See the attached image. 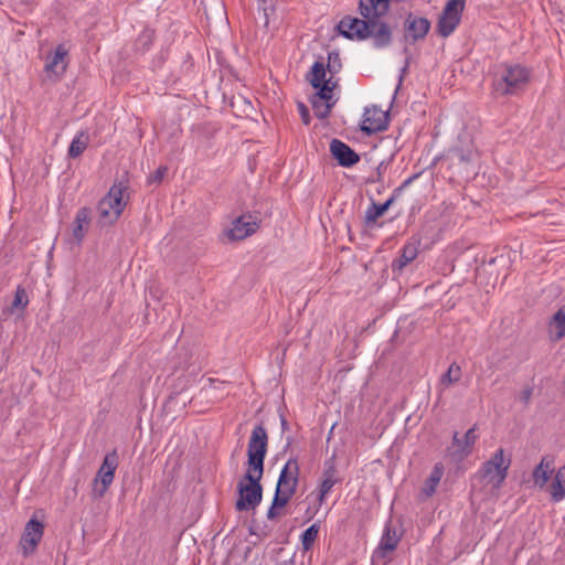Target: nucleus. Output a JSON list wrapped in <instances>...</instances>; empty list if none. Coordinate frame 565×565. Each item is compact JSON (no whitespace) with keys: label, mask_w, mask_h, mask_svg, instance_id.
<instances>
[{"label":"nucleus","mask_w":565,"mask_h":565,"mask_svg":"<svg viewBox=\"0 0 565 565\" xmlns=\"http://www.w3.org/2000/svg\"><path fill=\"white\" fill-rule=\"evenodd\" d=\"M267 450L268 434L260 423L252 430L247 445L246 470L236 487L238 498L235 509L238 512L255 510L262 502L263 484L260 481L264 476Z\"/></svg>","instance_id":"obj_1"},{"label":"nucleus","mask_w":565,"mask_h":565,"mask_svg":"<svg viewBox=\"0 0 565 565\" xmlns=\"http://www.w3.org/2000/svg\"><path fill=\"white\" fill-rule=\"evenodd\" d=\"M370 2L359 1V12L363 19L345 15L338 23L337 30L345 39L363 41L371 38L375 47H387L393 40V29Z\"/></svg>","instance_id":"obj_2"},{"label":"nucleus","mask_w":565,"mask_h":565,"mask_svg":"<svg viewBox=\"0 0 565 565\" xmlns=\"http://www.w3.org/2000/svg\"><path fill=\"white\" fill-rule=\"evenodd\" d=\"M500 70L491 82L492 95L495 98L516 96L525 90L531 78V71L527 67L521 64L503 63Z\"/></svg>","instance_id":"obj_3"},{"label":"nucleus","mask_w":565,"mask_h":565,"mask_svg":"<svg viewBox=\"0 0 565 565\" xmlns=\"http://www.w3.org/2000/svg\"><path fill=\"white\" fill-rule=\"evenodd\" d=\"M127 183V181L115 182L108 193L98 202V223L102 227L116 223L124 212L127 205V200L124 199V192L128 189Z\"/></svg>","instance_id":"obj_4"},{"label":"nucleus","mask_w":565,"mask_h":565,"mask_svg":"<svg viewBox=\"0 0 565 565\" xmlns=\"http://www.w3.org/2000/svg\"><path fill=\"white\" fill-rule=\"evenodd\" d=\"M511 466V458H504V449L499 448L484 461L476 473V477L493 489H500L508 477V470Z\"/></svg>","instance_id":"obj_5"},{"label":"nucleus","mask_w":565,"mask_h":565,"mask_svg":"<svg viewBox=\"0 0 565 565\" xmlns=\"http://www.w3.org/2000/svg\"><path fill=\"white\" fill-rule=\"evenodd\" d=\"M118 467V454L117 450L106 454L104 460L97 471L94 479V492L97 493L98 498H102L109 486L113 483L115 471Z\"/></svg>","instance_id":"obj_6"},{"label":"nucleus","mask_w":565,"mask_h":565,"mask_svg":"<svg viewBox=\"0 0 565 565\" xmlns=\"http://www.w3.org/2000/svg\"><path fill=\"white\" fill-rule=\"evenodd\" d=\"M430 21L427 18L418 17L408 12L403 23V39L405 44H415L426 38L430 30Z\"/></svg>","instance_id":"obj_7"},{"label":"nucleus","mask_w":565,"mask_h":565,"mask_svg":"<svg viewBox=\"0 0 565 565\" xmlns=\"http://www.w3.org/2000/svg\"><path fill=\"white\" fill-rule=\"evenodd\" d=\"M327 72L328 68L323 61L318 60L312 64L310 71L306 75V78L316 89L319 98L326 96L327 92L333 90L338 86V81H333L332 76L328 79L326 78Z\"/></svg>","instance_id":"obj_8"},{"label":"nucleus","mask_w":565,"mask_h":565,"mask_svg":"<svg viewBox=\"0 0 565 565\" xmlns=\"http://www.w3.org/2000/svg\"><path fill=\"white\" fill-rule=\"evenodd\" d=\"M388 124L390 113L384 111L380 109L377 106L373 105L371 107H365L360 129L366 136H371L379 131L386 130Z\"/></svg>","instance_id":"obj_9"},{"label":"nucleus","mask_w":565,"mask_h":565,"mask_svg":"<svg viewBox=\"0 0 565 565\" xmlns=\"http://www.w3.org/2000/svg\"><path fill=\"white\" fill-rule=\"evenodd\" d=\"M44 525L41 521L32 518L28 521L21 536L20 545L24 557L32 555L42 540Z\"/></svg>","instance_id":"obj_10"},{"label":"nucleus","mask_w":565,"mask_h":565,"mask_svg":"<svg viewBox=\"0 0 565 565\" xmlns=\"http://www.w3.org/2000/svg\"><path fill=\"white\" fill-rule=\"evenodd\" d=\"M259 222L258 217L250 213L243 214L232 222V226L227 231V237L231 241H243L256 233L259 228Z\"/></svg>","instance_id":"obj_11"},{"label":"nucleus","mask_w":565,"mask_h":565,"mask_svg":"<svg viewBox=\"0 0 565 565\" xmlns=\"http://www.w3.org/2000/svg\"><path fill=\"white\" fill-rule=\"evenodd\" d=\"M300 468L297 458H289L280 470L276 489L295 494L299 483Z\"/></svg>","instance_id":"obj_12"},{"label":"nucleus","mask_w":565,"mask_h":565,"mask_svg":"<svg viewBox=\"0 0 565 565\" xmlns=\"http://www.w3.org/2000/svg\"><path fill=\"white\" fill-rule=\"evenodd\" d=\"M330 152L338 164L343 168H351L359 163L361 159L360 154L353 148L335 138L330 142Z\"/></svg>","instance_id":"obj_13"},{"label":"nucleus","mask_w":565,"mask_h":565,"mask_svg":"<svg viewBox=\"0 0 565 565\" xmlns=\"http://www.w3.org/2000/svg\"><path fill=\"white\" fill-rule=\"evenodd\" d=\"M337 468L334 462V456L330 457L323 462L322 479L318 487V502L322 504L326 500L327 494L331 491L333 486L339 482L335 478Z\"/></svg>","instance_id":"obj_14"},{"label":"nucleus","mask_w":565,"mask_h":565,"mask_svg":"<svg viewBox=\"0 0 565 565\" xmlns=\"http://www.w3.org/2000/svg\"><path fill=\"white\" fill-rule=\"evenodd\" d=\"M476 151L470 148L452 147L448 150L447 160L451 168H457L459 173H468V167L476 158Z\"/></svg>","instance_id":"obj_15"},{"label":"nucleus","mask_w":565,"mask_h":565,"mask_svg":"<svg viewBox=\"0 0 565 565\" xmlns=\"http://www.w3.org/2000/svg\"><path fill=\"white\" fill-rule=\"evenodd\" d=\"M418 241L407 242L399 250V255L392 262L391 268L394 274H401L418 255Z\"/></svg>","instance_id":"obj_16"},{"label":"nucleus","mask_w":565,"mask_h":565,"mask_svg":"<svg viewBox=\"0 0 565 565\" xmlns=\"http://www.w3.org/2000/svg\"><path fill=\"white\" fill-rule=\"evenodd\" d=\"M309 102L315 111V116L319 119H326L327 117H329L331 109L335 104V99H333V90L327 92L326 96L321 98H319L317 96V92H315L310 96Z\"/></svg>","instance_id":"obj_17"},{"label":"nucleus","mask_w":565,"mask_h":565,"mask_svg":"<svg viewBox=\"0 0 565 565\" xmlns=\"http://www.w3.org/2000/svg\"><path fill=\"white\" fill-rule=\"evenodd\" d=\"M477 438L478 436L476 435V425L466 431L462 439L458 437V433L456 431L452 437V446L457 447L454 456H457L461 459L470 455Z\"/></svg>","instance_id":"obj_18"},{"label":"nucleus","mask_w":565,"mask_h":565,"mask_svg":"<svg viewBox=\"0 0 565 565\" xmlns=\"http://www.w3.org/2000/svg\"><path fill=\"white\" fill-rule=\"evenodd\" d=\"M92 220V210L87 206L81 207L73 222V236L78 244H81L85 237Z\"/></svg>","instance_id":"obj_19"},{"label":"nucleus","mask_w":565,"mask_h":565,"mask_svg":"<svg viewBox=\"0 0 565 565\" xmlns=\"http://www.w3.org/2000/svg\"><path fill=\"white\" fill-rule=\"evenodd\" d=\"M554 458L552 456H544L540 463L534 468L532 478L534 484L540 489H543L551 478V473L554 471L553 468Z\"/></svg>","instance_id":"obj_20"},{"label":"nucleus","mask_w":565,"mask_h":565,"mask_svg":"<svg viewBox=\"0 0 565 565\" xmlns=\"http://www.w3.org/2000/svg\"><path fill=\"white\" fill-rule=\"evenodd\" d=\"M66 55L67 50L64 47V45H57L53 55L47 57L45 72L53 73L57 77L61 76L66 70V63L64 62Z\"/></svg>","instance_id":"obj_21"},{"label":"nucleus","mask_w":565,"mask_h":565,"mask_svg":"<svg viewBox=\"0 0 565 565\" xmlns=\"http://www.w3.org/2000/svg\"><path fill=\"white\" fill-rule=\"evenodd\" d=\"M401 540V534L397 533L396 529L391 525H386L383 536L379 545V553L381 556H385L387 552H393Z\"/></svg>","instance_id":"obj_22"},{"label":"nucleus","mask_w":565,"mask_h":565,"mask_svg":"<svg viewBox=\"0 0 565 565\" xmlns=\"http://www.w3.org/2000/svg\"><path fill=\"white\" fill-rule=\"evenodd\" d=\"M294 494L275 489V494L269 509L267 510V519L275 520L280 515L279 510L284 509Z\"/></svg>","instance_id":"obj_23"},{"label":"nucleus","mask_w":565,"mask_h":565,"mask_svg":"<svg viewBox=\"0 0 565 565\" xmlns=\"http://www.w3.org/2000/svg\"><path fill=\"white\" fill-rule=\"evenodd\" d=\"M460 19L459 15L446 14L443 11L437 22L438 34L443 38L449 36L460 23Z\"/></svg>","instance_id":"obj_24"},{"label":"nucleus","mask_w":565,"mask_h":565,"mask_svg":"<svg viewBox=\"0 0 565 565\" xmlns=\"http://www.w3.org/2000/svg\"><path fill=\"white\" fill-rule=\"evenodd\" d=\"M444 470L445 468L441 462H437L434 466L429 477L426 479L425 484L423 487V493L426 497H431L435 493L436 488L444 476Z\"/></svg>","instance_id":"obj_25"},{"label":"nucleus","mask_w":565,"mask_h":565,"mask_svg":"<svg viewBox=\"0 0 565 565\" xmlns=\"http://www.w3.org/2000/svg\"><path fill=\"white\" fill-rule=\"evenodd\" d=\"M565 497V467L558 468L551 483L552 501L558 502Z\"/></svg>","instance_id":"obj_26"},{"label":"nucleus","mask_w":565,"mask_h":565,"mask_svg":"<svg viewBox=\"0 0 565 565\" xmlns=\"http://www.w3.org/2000/svg\"><path fill=\"white\" fill-rule=\"evenodd\" d=\"M387 211L381 203H376L374 199L371 198V204L366 209L364 214V226L367 228H373L377 225V220L382 217Z\"/></svg>","instance_id":"obj_27"},{"label":"nucleus","mask_w":565,"mask_h":565,"mask_svg":"<svg viewBox=\"0 0 565 565\" xmlns=\"http://www.w3.org/2000/svg\"><path fill=\"white\" fill-rule=\"evenodd\" d=\"M462 376V371L460 365H458L456 362L451 363L448 367V370L440 376L439 380V388L440 391H444L445 388L449 387L452 384H456L460 381Z\"/></svg>","instance_id":"obj_28"},{"label":"nucleus","mask_w":565,"mask_h":565,"mask_svg":"<svg viewBox=\"0 0 565 565\" xmlns=\"http://www.w3.org/2000/svg\"><path fill=\"white\" fill-rule=\"evenodd\" d=\"M550 327L552 332L555 333V340H561L565 337V306L561 307L553 315Z\"/></svg>","instance_id":"obj_29"},{"label":"nucleus","mask_w":565,"mask_h":565,"mask_svg":"<svg viewBox=\"0 0 565 565\" xmlns=\"http://www.w3.org/2000/svg\"><path fill=\"white\" fill-rule=\"evenodd\" d=\"M89 137L86 132L81 131L71 142L67 154L70 158L79 157L88 146Z\"/></svg>","instance_id":"obj_30"},{"label":"nucleus","mask_w":565,"mask_h":565,"mask_svg":"<svg viewBox=\"0 0 565 565\" xmlns=\"http://www.w3.org/2000/svg\"><path fill=\"white\" fill-rule=\"evenodd\" d=\"M320 524L316 522L307 527L300 535V542L305 552L310 551L319 535Z\"/></svg>","instance_id":"obj_31"},{"label":"nucleus","mask_w":565,"mask_h":565,"mask_svg":"<svg viewBox=\"0 0 565 565\" xmlns=\"http://www.w3.org/2000/svg\"><path fill=\"white\" fill-rule=\"evenodd\" d=\"M29 303V298L25 289L22 286H18L14 299L10 307V312L13 313L15 310H24Z\"/></svg>","instance_id":"obj_32"},{"label":"nucleus","mask_w":565,"mask_h":565,"mask_svg":"<svg viewBox=\"0 0 565 565\" xmlns=\"http://www.w3.org/2000/svg\"><path fill=\"white\" fill-rule=\"evenodd\" d=\"M259 9L264 15V25L267 28L271 19L276 18V8L273 0H259Z\"/></svg>","instance_id":"obj_33"},{"label":"nucleus","mask_w":565,"mask_h":565,"mask_svg":"<svg viewBox=\"0 0 565 565\" xmlns=\"http://www.w3.org/2000/svg\"><path fill=\"white\" fill-rule=\"evenodd\" d=\"M326 66L332 77L341 71L342 63L338 51H331L328 53V63Z\"/></svg>","instance_id":"obj_34"},{"label":"nucleus","mask_w":565,"mask_h":565,"mask_svg":"<svg viewBox=\"0 0 565 565\" xmlns=\"http://www.w3.org/2000/svg\"><path fill=\"white\" fill-rule=\"evenodd\" d=\"M465 6L466 0H447L443 11L446 14L450 13L452 15H459V18H461V13L465 10Z\"/></svg>","instance_id":"obj_35"},{"label":"nucleus","mask_w":565,"mask_h":565,"mask_svg":"<svg viewBox=\"0 0 565 565\" xmlns=\"http://www.w3.org/2000/svg\"><path fill=\"white\" fill-rule=\"evenodd\" d=\"M167 171L168 168L166 166H160L153 173L148 177V183H160L167 174Z\"/></svg>","instance_id":"obj_36"},{"label":"nucleus","mask_w":565,"mask_h":565,"mask_svg":"<svg viewBox=\"0 0 565 565\" xmlns=\"http://www.w3.org/2000/svg\"><path fill=\"white\" fill-rule=\"evenodd\" d=\"M386 169V164L384 161L380 162V164L376 167V173L375 177H371L367 179V183H382L383 182V172Z\"/></svg>","instance_id":"obj_37"},{"label":"nucleus","mask_w":565,"mask_h":565,"mask_svg":"<svg viewBox=\"0 0 565 565\" xmlns=\"http://www.w3.org/2000/svg\"><path fill=\"white\" fill-rule=\"evenodd\" d=\"M533 391L534 388L532 386H526L521 391L519 398L524 406H527L531 403Z\"/></svg>","instance_id":"obj_38"},{"label":"nucleus","mask_w":565,"mask_h":565,"mask_svg":"<svg viewBox=\"0 0 565 565\" xmlns=\"http://www.w3.org/2000/svg\"><path fill=\"white\" fill-rule=\"evenodd\" d=\"M298 110H299L302 124L308 126L311 121V117H310L308 107L303 103L298 102Z\"/></svg>","instance_id":"obj_39"},{"label":"nucleus","mask_w":565,"mask_h":565,"mask_svg":"<svg viewBox=\"0 0 565 565\" xmlns=\"http://www.w3.org/2000/svg\"><path fill=\"white\" fill-rule=\"evenodd\" d=\"M248 532H249L250 535L256 536L258 541H262V540H264L265 537L268 536V532H266L263 529L262 530H257V529H255L254 525H250L248 527Z\"/></svg>","instance_id":"obj_40"},{"label":"nucleus","mask_w":565,"mask_h":565,"mask_svg":"<svg viewBox=\"0 0 565 565\" xmlns=\"http://www.w3.org/2000/svg\"><path fill=\"white\" fill-rule=\"evenodd\" d=\"M418 177V174H413L412 177H409L408 179H406L399 186L405 190L416 178Z\"/></svg>","instance_id":"obj_41"},{"label":"nucleus","mask_w":565,"mask_h":565,"mask_svg":"<svg viewBox=\"0 0 565 565\" xmlns=\"http://www.w3.org/2000/svg\"><path fill=\"white\" fill-rule=\"evenodd\" d=\"M280 425L282 433L289 429V424L284 415H280Z\"/></svg>","instance_id":"obj_42"},{"label":"nucleus","mask_w":565,"mask_h":565,"mask_svg":"<svg viewBox=\"0 0 565 565\" xmlns=\"http://www.w3.org/2000/svg\"><path fill=\"white\" fill-rule=\"evenodd\" d=\"M396 200L393 196H390L385 202L381 203L386 211L394 204Z\"/></svg>","instance_id":"obj_43"},{"label":"nucleus","mask_w":565,"mask_h":565,"mask_svg":"<svg viewBox=\"0 0 565 565\" xmlns=\"http://www.w3.org/2000/svg\"><path fill=\"white\" fill-rule=\"evenodd\" d=\"M403 191L404 190L401 186H397L396 189H394L391 196H393L395 200H397L402 195Z\"/></svg>","instance_id":"obj_44"},{"label":"nucleus","mask_w":565,"mask_h":565,"mask_svg":"<svg viewBox=\"0 0 565 565\" xmlns=\"http://www.w3.org/2000/svg\"><path fill=\"white\" fill-rule=\"evenodd\" d=\"M498 260H500V262H504L503 256H500V257H492V258L488 262V267H491V266H492V265H494Z\"/></svg>","instance_id":"obj_45"},{"label":"nucleus","mask_w":565,"mask_h":565,"mask_svg":"<svg viewBox=\"0 0 565 565\" xmlns=\"http://www.w3.org/2000/svg\"><path fill=\"white\" fill-rule=\"evenodd\" d=\"M8 359H9V356L7 355L4 361L0 364V373L2 372L3 367L6 366Z\"/></svg>","instance_id":"obj_46"},{"label":"nucleus","mask_w":565,"mask_h":565,"mask_svg":"<svg viewBox=\"0 0 565 565\" xmlns=\"http://www.w3.org/2000/svg\"><path fill=\"white\" fill-rule=\"evenodd\" d=\"M290 444H291V438H290V437H288V438H287V447H288V446H290Z\"/></svg>","instance_id":"obj_47"},{"label":"nucleus","mask_w":565,"mask_h":565,"mask_svg":"<svg viewBox=\"0 0 565 565\" xmlns=\"http://www.w3.org/2000/svg\"><path fill=\"white\" fill-rule=\"evenodd\" d=\"M315 513H310L308 520L312 519Z\"/></svg>","instance_id":"obj_48"}]
</instances>
